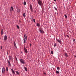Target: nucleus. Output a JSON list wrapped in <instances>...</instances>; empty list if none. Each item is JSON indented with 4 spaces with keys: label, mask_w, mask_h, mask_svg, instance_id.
<instances>
[{
    "label": "nucleus",
    "mask_w": 76,
    "mask_h": 76,
    "mask_svg": "<svg viewBox=\"0 0 76 76\" xmlns=\"http://www.w3.org/2000/svg\"><path fill=\"white\" fill-rule=\"evenodd\" d=\"M7 62L8 63V65H9L10 67H11V64H10V61L7 59Z\"/></svg>",
    "instance_id": "obj_4"
},
{
    "label": "nucleus",
    "mask_w": 76,
    "mask_h": 76,
    "mask_svg": "<svg viewBox=\"0 0 76 76\" xmlns=\"http://www.w3.org/2000/svg\"><path fill=\"white\" fill-rule=\"evenodd\" d=\"M26 2L24 1L23 2V4L24 5V6H25V5H26Z\"/></svg>",
    "instance_id": "obj_23"
},
{
    "label": "nucleus",
    "mask_w": 76,
    "mask_h": 76,
    "mask_svg": "<svg viewBox=\"0 0 76 76\" xmlns=\"http://www.w3.org/2000/svg\"><path fill=\"white\" fill-rule=\"evenodd\" d=\"M17 27L18 29H19L20 28L19 26L18 25H17Z\"/></svg>",
    "instance_id": "obj_29"
},
{
    "label": "nucleus",
    "mask_w": 76,
    "mask_h": 76,
    "mask_svg": "<svg viewBox=\"0 0 76 76\" xmlns=\"http://www.w3.org/2000/svg\"><path fill=\"white\" fill-rule=\"evenodd\" d=\"M15 59L16 60V61H18V59H17L16 57H15Z\"/></svg>",
    "instance_id": "obj_33"
},
{
    "label": "nucleus",
    "mask_w": 76,
    "mask_h": 76,
    "mask_svg": "<svg viewBox=\"0 0 76 76\" xmlns=\"http://www.w3.org/2000/svg\"><path fill=\"white\" fill-rule=\"evenodd\" d=\"M21 22V21H20V20H19V23H20Z\"/></svg>",
    "instance_id": "obj_37"
},
{
    "label": "nucleus",
    "mask_w": 76,
    "mask_h": 76,
    "mask_svg": "<svg viewBox=\"0 0 76 76\" xmlns=\"http://www.w3.org/2000/svg\"><path fill=\"white\" fill-rule=\"evenodd\" d=\"M56 73L57 74H58V73H59V71H56Z\"/></svg>",
    "instance_id": "obj_22"
},
{
    "label": "nucleus",
    "mask_w": 76,
    "mask_h": 76,
    "mask_svg": "<svg viewBox=\"0 0 76 76\" xmlns=\"http://www.w3.org/2000/svg\"><path fill=\"white\" fill-rule=\"evenodd\" d=\"M17 11L18 13H19L20 12V10L19 9V8H17Z\"/></svg>",
    "instance_id": "obj_11"
},
{
    "label": "nucleus",
    "mask_w": 76,
    "mask_h": 76,
    "mask_svg": "<svg viewBox=\"0 0 76 76\" xmlns=\"http://www.w3.org/2000/svg\"><path fill=\"white\" fill-rule=\"evenodd\" d=\"M54 47H56V43H54Z\"/></svg>",
    "instance_id": "obj_32"
},
{
    "label": "nucleus",
    "mask_w": 76,
    "mask_h": 76,
    "mask_svg": "<svg viewBox=\"0 0 76 76\" xmlns=\"http://www.w3.org/2000/svg\"><path fill=\"white\" fill-rule=\"evenodd\" d=\"M30 10H31V11H32L33 10V8H32V6L31 4L30 5Z\"/></svg>",
    "instance_id": "obj_6"
},
{
    "label": "nucleus",
    "mask_w": 76,
    "mask_h": 76,
    "mask_svg": "<svg viewBox=\"0 0 76 76\" xmlns=\"http://www.w3.org/2000/svg\"><path fill=\"white\" fill-rule=\"evenodd\" d=\"M23 41H24V44H25V43H26V39H25V38H24Z\"/></svg>",
    "instance_id": "obj_15"
},
{
    "label": "nucleus",
    "mask_w": 76,
    "mask_h": 76,
    "mask_svg": "<svg viewBox=\"0 0 76 76\" xmlns=\"http://www.w3.org/2000/svg\"><path fill=\"white\" fill-rule=\"evenodd\" d=\"M54 8L55 9V10H56V11H58V10H57V9L56 8V7H54Z\"/></svg>",
    "instance_id": "obj_24"
},
{
    "label": "nucleus",
    "mask_w": 76,
    "mask_h": 76,
    "mask_svg": "<svg viewBox=\"0 0 76 76\" xmlns=\"http://www.w3.org/2000/svg\"><path fill=\"white\" fill-rule=\"evenodd\" d=\"M6 71H7V72H8V71H9V68H8V67H6Z\"/></svg>",
    "instance_id": "obj_17"
},
{
    "label": "nucleus",
    "mask_w": 76,
    "mask_h": 76,
    "mask_svg": "<svg viewBox=\"0 0 76 76\" xmlns=\"http://www.w3.org/2000/svg\"><path fill=\"white\" fill-rule=\"evenodd\" d=\"M7 55H9V54L8 53H7Z\"/></svg>",
    "instance_id": "obj_44"
},
{
    "label": "nucleus",
    "mask_w": 76,
    "mask_h": 76,
    "mask_svg": "<svg viewBox=\"0 0 76 76\" xmlns=\"http://www.w3.org/2000/svg\"><path fill=\"white\" fill-rule=\"evenodd\" d=\"M37 26H38V27H39L40 26L39 24V23H37Z\"/></svg>",
    "instance_id": "obj_14"
},
{
    "label": "nucleus",
    "mask_w": 76,
    "mask_h": 76,
    "mask_svg": "<svg viewBox=\"0 0 76 76\" xmlns=\"http://www.w3.org/2000/svg\"><path fill=\"white\" fill-rule=\"evenodd\" d=\"M20 63H21L22 64H24L25 63V60L22 59H20Z\"/></svg>",
    "instance_id": "obj_1"
},
{
    "label": "nucleus",
    "mask_w": 76,
    "mask_h": 76,
    "mask_svg": "<svg viewBox=\"0 0 76 76\" xmlns=\"http://www.w3.org/2000/svg\"><path fill=\"white\" fill-rule=\"evenodd\" d=\"M33 21H34V23H35V19H34Z\"/></svg>",
    "instance_id": "obj_34"
},
{
    "label": "nucleus",
    "mask_w": 76,
    "mask_h": 76,
    "mask_svg": "<svg viewBox=\"0 0 76 76\" xmlns=\"http://www.w3.org/2000/svg\"><path fill=\"white\" fill-rule=\"evenodd\" d=\"M24 50L25 53H28V50H27V49H26V48H24Z\"/></svg>",
    "instance_id": "obj_9"
},
{
    "label": "nucleus",
    "mask_w": 76,
    "mask_h": 76,
    "mask_svg": "<svg viewBox=\"0 0 76 76\" xmlns=\"http://www.w3.org/2000/svg\"><path fill=\"white\" fill-rule=\"evenodd\" d=\"M1 35H3V29H1Z\"/></svg>",
    "instance_id": "obj_27"
},
{
    "label": "nucleus",
    "mask_w": 76,
    "mask_h": 76,
    "mask_svg": "<svg viewBox=\"0 0 76 76\" xmlns=\"http://www.w3.org/2000/svg\"><path fill=\"white\" fill-rule=\"evenodd\" d=\"M7 39V36H6V35H5L4 38V41H6Z\"/></svg>",
    "instance_id": "obj_5"
},
{
    "label": "nucleus",
    "mask_w": 76,
    "mask_h": 76,
    "mask_svg": "<svg viewBox=\"0 0 76 76\" xmlns=\"http://www.w3.org/2000/svg\"><path fill=\"white\" fill-rule=\"evenodd\" d=\"M57 69L58 71L60 70V67H57Z\"/></svg>",
    "instance_id": "obj_25"
},
{
    "label": "nucleus",
    "mask_w": 76,
    "mask_h": 76,
    "mask_svg": "<svg viewBox=\"0 0 76 76\" xmlns=\"http://www.w3.org/2000/svg\"><path fill=\"white\" fill-rule=\"evenodd\" d=\"M39 32H40V33H42V30H39Z\"/></svg>",
    "instance_id": "obj_31"
},
{
    "label": "nucleus",
    "mask_w": 76,
    "mask_h": 76,
    "mask_svg": "<svg viewBox=\"0 0 76 76\" xmlns=\"http://www.w3.org/2000/svg\"><path fill=\"white\" fill-rule=\"evenodd\" d=\"M72 40L73 41V42H74L75 43H76V41H75V39L74 38H73Z\"/></svg>",
    "instance_id": "obj_16"
},
{
    "label": "nucleus",
    "mask_w": 76,
    "mask_h": 76,
    "mask_svg": "<svg viewBox=\"0 0 76 76\" xmlns=\"http://www.w3.org/2000/svg\"><path fill=\"white\" fill-rule=\"evenodd\" d=\"M51 54H53L54 53L53 52V51H51Z\"/></svg>",
    "instance_id": "obj_28"
},
{
    "label": "nucleus",
    "mask_w": 76,
    "mask_h": 76,
    "mask_svg": "<svg viewBox=\"0 0 76 76\" xmlns=\"http://www.w3.org/2000/svg\"><path fill=\"white\" fill-rule=\"evenodd\" d=\"M6 71V68L4 67H3L2 69V73H5V72Z\"/></svg>",
    "instance_id": "obj_2"
},
{
    "label": "nucleus",
    "mask_w": 76,
    "mask_h": 76,
    "mask_svg": "<svg viewBox=\"0 0 76 76\" xmlns=\"http://www.w3.org/2000/svg\"><path fill=\"white\" fill-rule=\"evenodd\" d=\"M66 37H67L68 38H69V36L68 35H66Z\"/></svg>",
    "instance_id": "obj_36"
},
{
    "label": "nucleus",
    "mask_w": 76,
    "mask_h": 76,
    "mask_svg": "<svg viewBox=\"0 0 76 76\" xmlns=\"http://www.w3.org/2000/svg\"><path fill=\"white\" fill-rule=\"evenodd\" d=\"M14 46L15 47V48H17V46H16V43L15 42H14Z\"/></svg>",
    "instance_id": "obj_12"
},
{
    "label": "nucleus",
    "mask_w": 76,
    "mask_h": 76,
    "mask_svg": "<svg viewBox=\"0 0 76 76\" xmlns=\"http://www.w3.org/2000/svg\"><path fill=\"white\" fill-rule=\"evenodd\" d=\"M11 70L12 71V73H13L14 75H15V71L13 70V68L11 69Z\"/></svg>",
    "instance_id": "obj_10"
},
{
    "label": "nucleus",
    "mask_w": 76,
    "mask_h": 76,
    "mask_svg": "<svg viewBox=\"0 0 76 76\" xmlns=\"http://www.w3.org/2000/svg\"><path fill=\"white\" fill-rule=\"evenodd\" d=\"M16 73L17 74V75H19V72H18V71H17L16 72Z\"/></svg>",
    "instance_id": "obj_26"
},
{
    "label": "nucleus",
    "mask_w": 76,
    "mask_h": 76,
    "mask_svg": "<svg viewBox=\"0 0 76 76\" xmlns=\"http://www.w3.org/2000/svg\"><path fill=\"white\" fill-rule=\"evenodd\" d=\"M24 69L26 72L27 71V68L25 66L24 67Z\"/></svg>",
    "instance_id": "obj_21"
},
{
    "label": "nucleus",
    "mask_w": 76,
    "mask_h": 76,
    "mask_svg": "<svg viewBox=\"0 0 76 76\" xmlns=\"http://www.w3.org/2000/svg\"><path fill=\"white\" fill-rule=\"evenodd\" d=\"M1 49H2V46H1Z\"/></svg>",
    "instance_id": "obj_41"
},
{
    "label": "nucleus",
    "mask_w": 76,
    "mask_h": 76,
    "mask_svg": "<svg viewBox=\"0 0 76 76\" xmlns=\"http://www.w3.org/2000/svg\"><path fill=\"white\" fill-rule=\"evenodd\" d=\"M9 60L12 61H13V57L11 56H10Z\"/></svg>",
    "instance_id": "obj_7"
},
{
    "label": "nucleus",
    "mask_w": 76,
    "mask_h": 76,
    "mask_svg": "<svg viewBox=\"0 0 76 76\" xmlns=\"http://www.w3.org/2000/svg\"><path fill=\"white\" fill-rule=\"evenodd\" d=\"M54 1H56V0H54Z\"/></svg>",
    "instance_id": "obj_42"
},
{
    "label": "nucleus",
    "mask_w": 76,
    "mask_h": 76,
    "mask_svg": "<svg viewBox=\"0 0 76 76\" xmlns=\"http://www.w3.org/2000/svg\"><path fill=\"white\" fill-rule=\"evenodd\" d=\"M44 74L45 75H47L46 74V73L45 72V73H44Z\"/></svg>",
    "instance_id": "obj_38"
},
{
    "label": "nucleus",
    "mask_w": 76,
    "mask_h": 76,
    "mask_svg": "<svg viewBox=\"0 0 76 76\" xmlns=\"http://www.w3.org/2000/svg\"><path fill=\"white\" fill-rule=\"evenodd\" d=\"M42 33L44 34V30H42Z\"/></svg>",
    "instance_id": "obj_39"
},
{
    "label": "nucleus",
    "mask_w": 76,
    "mask_h": 76,
    "mask_svg": "<svg viewBox=\"0 0 76 76\" xmlns=\"http://www.w3.org/2000/svg\"><path fill=\"white\" fill-rule=\"evenodd\" d=\"M24 37L26 39H27V36H26V34H25L24 35Z\"/></svg>",
    "instance_id": "obj_13"
},
{
    "label": "nucleus",
    "mask_w": 76,
    "mask_h": 76,
    "mask_svg": "<svg viewBox=\"0 0 76 76\" xmlns=\"http://www.w3.org/2000/svg\"><path fill=\"white\" fill-rule=\"evenodd\" d=\"M35 12H36V11H35Z\"/></svg>",
    "instance_id": "obj_45"
},
{
    "label": "nucleus",
    "mask_w": 76,
    "mask_h": 76,
    "mask_svg": "<svg viewBox=\"0 0 76 76\" xmlns=\"http://www.w3.org/2000/svg\"><path fill=\"white\" fill-rule=\"evenodd\" d=\"M65 56L66 57H68V55H67V54L66 53H65Z\"/></svg>",
    "instance_id": "obj_18"
},
{
    "label": "nucleus",
    "mask_w": 76,
    "mask_h": 76,
    "mask_svg": "<svg viewBox=\"0 0 76 76\" xmlns=\"http://www.w3.org/2000/svg\"><path fill=\"white\" fill-rule=\"evenodd\" d=\"M30 46H31V44H30Z\"/></svg>",
    "instance_id": "obj_43"
},
{
    "label": "nucleus",
    "mask_w": 76,
    "mask_h": 76,
    "mask_svg": "<svg viewBox=\"0 0 76 76\" xmlns=\"http://www.w3.org/2000/svg\"><path fill=\"white\" fill-rule=\"evenodd\" d=\"M56 41H57L58 42H59V43H61V40L57 39Z\"/></svg>",
    "instance_id": "obj_8"
},
{
    "label": "nucleus",
    "mask_w": 76,
    "mask_h": 76,
    "mask_svg": "<svg viewBox=\"0 0 76 76\" xmlns=\"http://www.w3.org/2000/svg\"><path fill=\"white\" fill-rule=\"evenodd\" d=\"M31 19L33 20V19H34V17L31 16Z\"/></svg>",
    "instance_id": "obj_35"
},
{
    "label": "nucleus",
    "mask_w": 76,
    "mask_h": 76,
    "mask_svg": "<svg viewBox=\"0 0 76 76\" xmlns=\"http://www.w3.org/2000/svg\"><path fill=\"white\" fill-rule=\"evenodd\" d=\"M55 15H56V14H57V12H55Z\"/></svg>",
    "instance_id": "obj_40"
},
{
    "label": "nucleus",
    "mask_w": 76,
    "mask_h": 76,
    "mask_svg": "<svg viewBox=\"0 0 76 76\" xmlns=\"http://www.w3.org/2000/svg\"><path fill=\"white\" fill-rule=\"evenodd\" d=\"M64 16H65V18H67V15H66V14H65L64 15Z\"/></svg>",
    "instance_id": "obj_30"
},
{
    "label": "nucleus",
    "mask_w": 76,
    "mask_h": 76,
    "mask_svg": "<svg viewBox=\"0 0 76 76\" xmlns=\"http://www.w3.org/2000/svg\"><path fill=\"white\" fill-rule=\"evenodd\" d=\"M38 3L39 4V5H40V6H41V5H42V1L40 0H39L38 1Z\"/></svg>",
    "instance_id": "obj_3"
},
{
    "label": "nucleus",
    "mask_w": 76,
    "mask_h": 76,
    "mask_svg": "<svg viewBox=\"0 0 76 76\" xmlns=\"http://www.w3.org/2000/svg\"><path fill=\"white\" fill-rule=\"evenodd\" d=\"M23 17H25V16H26V15H25V13H23Z\"/></svg>",
    "instance_id": "obj_19"
},
{
    "label": "nucleus",
    "mask_w": 76,
    "mask_h": 76,
    "mask_svg": "<svg viewBox=\"0 0 76 76\" xmlns=\"http://www.w3.org/2000/svg\"><path fill=\"white\" fill-rule=\"evenodd\" d=\"M11 9L10 10L11 11H12V10H13V7H11Z\"/></svg>",
    "instance_id": "obj_20"
}]
</instances>
